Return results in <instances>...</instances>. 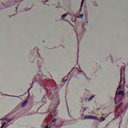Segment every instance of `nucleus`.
Segmentation results:
<instances>
[{"mask_svg":"<svg viewBox=\"0 0 128 128\" xmlns=\"http://www.w3.org/2000/svg\"><path fill=\"white\" fill-rule=\"evenodd\" d=\"M56 122V118H54L52 120V122Z\"/></svg>","mask_w":128,"mask_h":128,"instance_id":"nucleus-8","label":"nucleus"},{"mask_svg":"<svg viewBox=\"0 0 128 128\" xmlns=\"http://www.w3.org/2000/svg\"><path fill=\"white\" fill-rule=\"evenodd\" d=\"M16 10H18V8H16Z\"/></svg>","mask_w":128,"mask_h":128,"instance_id":"nucleus-18","label":"nucleus"},{"mask_svg":"<svg viewBox=\"0 0 128 128\" xmlns=\"http://www.w3.org/2000/svg\"><path fill=\"white\" fill-rule=\"evenodd\" d=\"M117 96H123L124 94V92L122 91H120L118 93L116 94Z\"/></svg>","mask_w":128,"mask_h":128,"instance_id":"nucleus-2","label":"nucleus"},{"mask_svg":"<svg viewBox=\"0 0 128 128\" xmlns=\"http://www.w3.org/2000/svg\"><path fill=\"white\" fill-rule=\"evenodd\" d=\"M81 16H82V17L84 16V15H82Z\"/></svg>","mask_w":128,"mask_h":128,"instance_id":"nucleus-16","label":"nucleus"},{"mask_svg":"<svg viewBox=\"0 0 128 128\" xmlns=\"http://www.w3.org/2000/svg\"><path fill=\"white\" fill-rule=\"evenodd\" d=\"M84 0H82L81 3V8H82V4H84Z\"/></svg>","mask_w":128,"mask_h":128,"instance_id":"nucleus-7","label":"nucleus"},{"mask_svg":"<svg viewBox=\"0 0 128 128\" xmlns=\"http://www.w3.org/2000/svg\"><path fill=\"white\" fill-rule=\"evenodd\" d=\"M84 120H92V116H86L84 117Z\"/></svg>","mask_w":128,"mask_h":128,"instance_id":"nucleus-3","label":"nucleus"},{"mask_svg":"<svg viewBox=\"0 0 128 128\" xmlns=\"http://www.w3.org/2000/svg\"><path fill=\"white\" fill-rule=\"evenodd\" d=\"M38 62H40V60L38 61Z\"/></svg>","mask_w":128,"mask_h":128,"instance_id":"nucleus-19","label":"nucleus"},{"mask_svg":"<svg viewBox=\"0 0 128 128\" xmlns=\"http://www.w3.org/2000/svg\"><path fill=\"white\" fill-rule=\"evenodd\" d=\"M42 100H46V96H44L43 97Z\"/></svg>","mask_w":128,"mask_h":128,"instance_id":"nucleus-14","label":"nucleus"},{"mask_svg":"<svg viewBox=\"0 0 128 128\" xmlns=\"http://www.w3.org/2000/svg\"><path fill=\"white\" fill-rule=\"evenodd\" d=\"M101 120H101V122H104V120H105V118H101Z\"/></svg>","mask_w":128,"mask_h":128,"instance_id":"nucleus-11","label":"nucleus"},{"mask_svg":"<svg viewBox=\"0 0 128 128\" xmlns=\"http://www.w3.org/2000/svg\"><path fill=\"white\" fill-rule=\"evenodd\" d=\"M48 2V1H46L45 2Z\"/></svg>","mask_w":128,"mask_h":128,"instance_id":"nucleus-20","label":"nucleus"},{"mask_svg":"<svg viewBox=\"0 0 128 128\" xmlns=\"http://www.w3.org/2000/svg\"><path fill=\"white\" fill-rule=\"evenodd\" d=\"M66 16H68V14H64L63 16H62V18H66Z\"/></svg>","mask_w":128,"mask_h":128,"instance_id":"nucleus-6","label":"nucleus"},{"mask_svg":"<svg viewBox=\"0 0 128 128\" xmlns=\"http://www.w3.org/2000/svg\"><path fill=\"white\" fill-rule=\"evenodd\" d=\"M30 90V88L28 89V90Z\"/></svg>","mask_w":128,"mask_h":128,"instance_id":"nucleus-17","label":"nucleus"},{"mask_svg":"<svg viewBox=\"0 0 128 128\" xmlns=\"http://www.w3.org/2000/svg\"><path fill=\"white\" fill-rule=\"evenodd\" d=\"M92 98H94V96H92V97L88 100V101L90 102V100H92Z\"/></svg>","mask_w":128,"mask_h":128,"instance_id":"nucleus-10","label":"nucleus"},{"mask_svg":"<svg viewBox=\"0 0 128 128\" xmlns=\"http://www.w3.org/2000/svg\"><path fill=\"white\" fill-rule=\"evenodd\" d=\"M123 104H124V103H122V102L120 103L118 106V108H120L122 106Z\"/></svg>","mask_w":128,"mask_h":128,"instance_id":"nucleus-9","label":"nucleus"},{"mask_svg":"<svg viewBox=\"0 0 128 128\" xmlns=\"http://www.w3.org/2000/svg\"><path fill=\"white\" fill-rule=\"evenodd\" d=\"M26 104H28V100L24 101L22 104V106L24 108V106H26Z\"/></svg>","mask_w":128,"mask_h":128,"instance_id":"nucleus-1","label":"nucleus"},{"mask_svg":"<svg viewBox=\"0 0 128 128\" xmlns=\"http://www.w3.org/2000/svg\"><path fill=\"white\" fill-rule=\"evenodd\" d=\"M122 88L121 87H118L117 89V90H120Z\"/></svg>","mask_w":128,"mask_h":128,"instance_id":"nucleus-13","label":"nucleus"},{"mask_svg":"<svg viewBox=\"0 0 128 128\" xmlns=\"http://www.w3.org/2000/svg\"><path fill=\"white\" fill-rule=\"evenodd\" d=\"M5 120L6 122H12V120L8 119V118H5Z\"/></svg>","mask_w":128,"mask_h":128,"instance_id":"nucleus-5","label":"nucleus"},{"mask_svg":"<svg viewBox=\"0 0 128 128\" xmlns=\"http://www.w3.org/2000/svg\"><path fill=\"white\" fill-rule=\"evenodd\" d=\"M122 72H121L120 76H122Z\"/></svg>","mask_w":128,"mask_h":128,"instance_id":"nucleus-15","label":"nucleus"},{"mask_svg":"<svg viewBox=\"0 0 128 128\" xmlns=\"http://www.w3.org/2000/svg\"><path fill=\"white\" fill-rule=\"evenodd\" d=\"M4 96H9V95H8L6 94H4Z\"/></svg>","mask_w":128,"mask_h":128,"instance_id":"nucleus-12","label":"nucleus"},{"mask_svg":"<svg viewBox=\"0 0 128 128\" xmlns=\"http://www.w3.org/2000/svg\"><path fill=\"white\" fill-rule=\"evenodd\" d=\"M91 120H98V117L92 116Z\"/></svg>","mask_w":128,"mask_h":128,"instance_id":"nucleus-4","label":"nucleus"}]
</instances>
